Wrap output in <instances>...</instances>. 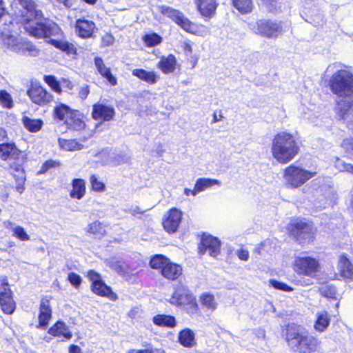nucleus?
Segmentation results:
<instances>
[{
  "mask_svg": "<svg viewBox=\"0 0 353 353\" xmlns=\"http://www.w3.org/2000/svg\"><path fill=\"white\" fill-rule=\"evenodd\" d=\"M19 3L26 12L21 14L19 23L29 36L36 39H46L54 34L52 25L41 21L43 14L37 8L33 0H19Z\"/></svg>",
  "mask_w": 353,
  "mask_h": 353,
  "instance_id": "nucleus-1",
  "label": "nucleus"
},
{
  "mask_svg": "<svg viewBox=\"0 0 353 353\" xmlns=\"http://www.w3.org/2000/svg\"><path fill=\"white\" fill-rule=\"evenodd\" d=\"M281 335L288 346L298 353H314L320 346L321 341L312 335L302 325L288 323L281 326Z\"/></svg>",
  "mask_w": 353,
  "mask_h": 353,
  "instance_id": "nucleus-2",
  "label": "nucleus"
},
{
  "mask_svg": "<svg viewBox=\"0 0 353 353\" xmlns=\"http://www.w3.org/2000/svg\"><path fill=\"white\" fill-rule=\"evenodd\" d=\"M272 157L280 164L292 161L300 152V143L297 138L287 131L277 132L271 143Z\"/></svg>",
  "mask_w": 353,
  "mask_h": 353,
  "instance_id": "nucleus-3",
  "label": "nucleus"
},
{
  "mask_svg": "<svg viewBox=\"0 0 353 353\" xmlns=\"http://www.w3.org/2000/svg\"><path fill=\"white\" fill-rule=\"evenodd\" d=\"M286 230L288 236L302 246L312 243L317 231L312 221L304 219L292 221L287 225Z\"/></svg>",
  "mask_w": 353,
  "mask_h": 353,
  "instance_id": "nucleus-4",
  "label": "nucleus"
},
{
  "mask_svg": "<svg viewBox=\"0 0 353 353\" xmlns=\"http://www.w3.org/2000/svg\"><path fill=\"white\" fill-rule=\"evenodd\" d=\"M149 267L157 270L159 274L169 282L177 281L183 274L182 266L171 261L163 254H154L150 257Z\"/></svg>",
  "mask_w": 353,
  "mask_h": 353,
  "instance_id": "nucleus-5",
  "label": "nucleus"
},
{
  "mask_svg": "<svg viewBox=\"0 0 353 353\" xmlns=\"http://www.w3.org/2000/svg\"><path fill=\"white\" fill-rule=\"evenodd\" d=\"M327 87L338 97L353 95V73L346 67L335 71L327 80Z\"/></svg>",
  "mask_w": 353,
  "mask_h": 353,
  "instance_id": "nucleus-6",
  "label": "nucleus"
},
{
  "mask_svg": "<svg viewBox=\"0 0 353 353\" xmlns=\"http://www.w3.org/2000/svg\"><path fill=\"white\" fill-rule=\"evenodd\" d=\"M170 303L176 307H183L190 316L201 314L196 296L185 285H179L174 289L170 296Z\"/></svg>",
  "mask_w": 353,
  "mask_h": 353,
  "instance_id": "nucleus-7",
  "label": "nucleus"
},
{
  "mask_svg": "<svg viewBox=\"0 0 353 353\" xmlns=\"http://www.w3.org/2000/svg\"><path fill=\"white\" fill-rule=\"evenodd\" d=\"M252 32L266 39H276L283 32L282 22L272 19H260L250 26Z\"/></svg>",
  "mask_w": 353,
  "mask_h": 353,
  "instance_id": "nucleus-8",
  "label": "nucleus"
},
{
  "mask_svg": "<svg viewBox=\"0 0 353 353\" xmlns=\"http://www.w3.org/2000/svg\"><path fill=\"white\" fill-rule=\"evenodd\" d=\"M316 174L294 164H290L283 170V176L288 187L294 189L305 184Z\"/></svg>",
  "mask_w": 353,
  "mask_h": 353,
  "instance_id": "nucleus-9",
  "label": "nucleus"
},
{
  "mask_svg": "<svg viewBox=\"0 0 353 353\" xmlns=\"http://www.w3.org/2000/svg\"><path fill=\"white\" fill-rule=\"evenodd\" d=\"M292 268L299 276L314 278L320 271L321 265L316 258L310 256H297L294 259Z\"/></svg>",
  "mask_w": 353,
  "mask_h": 353,
  "instance_id": "nucleus-10",
  "label": "nucleus"
},
{
  "mask_svg": "<svg viewBox=\"0 0 353 353\" xmlns=\"http://www.w3.org/2000/svg\"><path fill=\"white\" fill-rule=\"evenodd\" d=\"M86 276L90 281V290L93 294L98 296L108 298L112 301H116L118 299L117 293L105 283L99 273L94 270H90L87 272Z\"/></svg>",
  "mask_w": 353,
  "mask_h": 353,
  "instance_id": "nucleus-11",
  "label": "nucleus"
},
{
  "mask_svg": "<svg viewBox=\"0 0 353 353\" xmlns=\"http://www.w3.org/2000/svg\"><path fill=\"white\" fill-rule=\"evenodd\" d=\"M159 12L163 16L170 18L184 31L193 34L197 33L196 26L179 10L166 6H161L159 7Z\"/></svg>",
  "mask_w": 353,
  "mask_h": 353,
  "instance_id": "nucleus-12",
  "label": "nucleus"
},
{
  "mask_svg": "<svg viewBox=\"0 0 353 353\" xmlns=\"http://www.w3.org/2000/svg\"><path fill=\"white\" fill-rule=\"evenodd\" d=\"M221 243L219 238L203 232L200 235V241L197 245V253L203 256L207 252L212 257H216L221 254Z\"/></svg>",
  "mask_w": 353,
  "mask_h": 353,
  "instance_id": "nucleus-13",
  "label": "nucleus"
},
{
  "mask_svg": "<svg viewBox=\"0 0 353 353\" xmlns=\"http://www.w3.org/2000/svg\"><path fill=\"white\" fill-rule=\"evenodd\" d=\"M26 94L32 103L40 107L49 105L54 99L53 95L38 82H31Z\"/></svg>",
  "mask_w": 353,
  "mask_h": 353,
  "instance_id": "nucleus-14",
  "label": "nucleus"
},
{
  "mask_svg": "<svg viewBox=\"0 0 353 353\" xmlns=\"http://www.w3.org/2000/svg\"><path fill=\"white\" fill-rule=\"evenodd\" d=\"M0 285L2 290L0 291V308L5 314H12L16 310V302L13 298V293L10 288V285L6 276H3L0 280Z\"/></svg>",
  "mask_w": 353,
  "mask_h": 353,
  "instance_id": "nucleus-15",
  "label": "nucleus"
},
{
  "mask_svg": "<svg viewBox=\"0 0 353 353\" xmlns=\"http://www.w3.org/2000/svg\"><path fill=\"white\" fill-rule=\"evenodd\" d=\"M182 219L183 212L177 208H171L162 219V227L169 234H174L179 228Z\"/></svg>",
  "mask_w": 353,
  "mask_h": 353,
  "instance_id": "nucleus-16",
  "label": "nucleus"
},
{
  "mask_svg": "<svg viewBox=\"0 0 353 353\" xmlns=\"http://www.w3.org/2000/svg\"><path fill=\"white\" fill-rule=\"evenodd\" d=\"M51 296H42L39 305L38 324L37 327L46 328L52 318Z\"/></svg>",
  "mask_w": 353,
  "mask_h": 353,
  "instance_id": "nucleus-17",
  "label": "nucleus"
},
{
  "mask_svg": "<svg viewBox=\"0 0 353 353\" xmlns=\"http://www.w3.org/2000/svg\"><path fill=\"white\" fill-rule=\"evenodd\" d=\"M74 30L79 38L85 39L94 38L97 28L93 21L80 18L75 21Z\"/></svg>",
  "mask_w": 353,
  "mask_h": 353,
  "instance_id": "nucleus-18",
  "label": "nucleus"
},
{
  "mask_svg": "<svg viewBox=\"0 0 353 353\" xmlns=\"http://www.w3.org/2000/svg\"><path fill=\"white\" fill-rule=\"evenodd\" d=\"M115 114L114 108L111 105L101 103H96L92 105L91 116L95 121L101 122L110 121L114 119Z\"/></svg>",
  "mask_w": 353,
  "mask_h": 353,
  "instance_id": "nucleus-19",
  "label": "nucleus"
},
{
  "mask_svg": "<svg viewBox=\"0 0 353 353\" xmlns=\"http://www.w3.org/2000/svg\"><path fill=\"white\" fill-rule=\"evenodd\" d=\"M21 162L14 161L9 165V169L11 170V174L15 179L17 183L16 190L22 193L25 189L24 183L26 181V173L23 167V163L26 159H21Z\"/></svg>",
  "mask_w": 353,
  "mask_h": 353,
  "instance_id": "nucleus-20",
  "label": "nucleus"
},
{
  "mask_svg": "<svg viewBox=\"0 0 353 353\" xmlns=\"http://www.w3.org/2000/svg\"><path fill=\"white\" fill-rule=\"evenodd\" d=\"M0 159L3 161L13 159L19 161L21 159H26L13 142L0 143Z\"/></svg>",
  "mask_w": 353,
  "mask_h": 353,
  "instance_id": "nucleus-21",
  "label": "nucleus"
},
{
  "mask_svg": "<svg viewBox=\"0 0 353 353\" xmlns=\"http://www.w3.org/2000/svg\"><path fill=\"white\" fill-rule=\"evenodd\" d=\"M194 3L202 17L208 19L215 16L219 6L217 0H195Z\"/></svg>",
  "mask_w": 353,
  "mask_h": 353,
  "instance_id": "nucleus-22",
  "label": "nucleus"
},
{
  "mask_svg": "<svg viewBox=\"0 0 353 353\" xmlns=\"http://www.w3.org/2000/svg\"><path fill=\"white\" fill-rule=\"evenodd\" d=\"M338 274L345 281H353V263L347 255L341 254L338 261Z\"/></svg>",
  "mask_w": 353,
  "mask_h": 353,
  "instance_id": "nucleus-23",
  "label": "nucleus"
},
{
  "mask_svg": "<svg viewBox=\"0 0 353 353\" xmlns=\"http://www.w3.org/2000/svg\"><path fill=\"white\" fill-rule=\"evenodd\" d=\"M48 333L53 337L62 338V341H68L72 337V333L70 328L61 320L57 321L50 327Z\"/></svg>",
  "mask_w": 353,
  "mask_h": 353,
  "instance_id": "nucleus-24",
  "label": "nucleus"
},
{
  "mask_svg": "<svg viewBox=\"0 0 353 353\" xmlns=\"http://www.w3.org/2000/svg\"><path fill=\"white\" fill-rule=\"evenodd\" d=\"M177 341L181 346L185 348H192L197 345L196 334L189 327L183 328L179 332Z\"/></svg>",
  "mask_w": 353,
  "mask_h": 353,
  "instance_id": "nucleus-25",
  "label": "nucleus"
},
{
  "mask_svg": "<svg viewBox=\"0 0 353 353\" xmlns=\"http://www.w3.org/2000/svg\"><path fill=\"white\" fill-rule=\"evenodd\" d=\"M94 65L99 74L105 79L110 85L114 86L117 84V78L112 74L111 69L107 67L100 57H95L94 59Z\"/></svg>",
  "mask_w": 353,
  "mask_h": 353,
  "instance_id": "nucleus-26",
  "label": "nucleus"
},
{
  "mask_svg": "<svg viewBox=\"0 0 353 353\" xmlns=\"http://www.w3.org/2000/svg\"><path fill=\"white\" fill-rule=\"evenodd\" d=\"M157 66L163 74L172 73L176 69L177 61L173 54H169L166 57L162 56Z\"/></svg>",
  "mask_w": 353,
  "mask_h": 353,
  "instance_id": "nucleus-27",
  "label": "nucleus"
},
{
  "mask_svg": "<svg viewBox=\"0 0 353 353\" xmlns=\"http://www.w3.org/2000/svg\"><path fill=\"white\" fill-rule=\"evenodd\" d=\"M83 116L79 111L74 110L69 118L65 121V125L68 129L80 131L85 130L86 125L83 119Z\"/></svg>",
  "mask_w": 353,
  "mask_h": 353,
  "instance_id": "nucleus-28",
  "label": "nucleus"
},
{
  "mask_svg": "<svg viewBox=\"0 0 353 353\" xmlns=\"http://www.w3.org/2000/svg\"><path fill=\"white\" fill-rule=\"evenodd\" d=\"M72 189L69 195L72 199H81L86 193V183L84 179L74 178L71 182Z\"/></svg>",
  "mask_w": 353,
  "mask_h": 353,
  "instance_id": "nucleus-29",
  "label": "nucleus"
},
{
  "mask_svg": "<svg viewBox=\"0 0 353 353\" xmlns=\"http://www.w3.org/2000/svg\"><path fill=\"white\" fill-rule=\"evenodd\" d=\"M132 74L150 85L155 84L159 79L156 72L148 71L142 68L134 69L132 71Z\"/></svg>",
  "mask_w": 353,
  "mask_h": 353,
  "instance_id": "nucleus-30",
  "label": "nucleus"
},
{
  "mask_svg": "<svg viewBox=\"0 0 353 353\" xmlns=\"http://www.w3.org/2000/svg\"><path fill=\"white\" fill-rule=\"evenodd\" d=\"M48 43L68 55L77 54V48L73 43L68 41L50 39L48 41Z\"/></svg>",
  "mask_w": 353,
  "mask_h": 353,
  "instance_id": "nucleus-31",
  "label": "nucleus"
},
{
  "mask_svg": "<svg viewBox=\"0 0 353 353\" xmlns=\"http://www.w3.org/2000/svg\"><path fill=\"white\" fill-rule=\"evenodd\" d=\"M316 318L314 323V328L318 332H323L329 327L331 317L327 311H323L316 314Z\"/></svg>",
  "mask_w": 353,
  "mask_h": 353,
  "instance_id": "nucleus-32",
  "label": "nucleus"
},
{
  "mask_svg": "<svg viewBox=\"0 0 353 353\" xmlns=\"http://www.w3.org/2000/svg\"><path fill=\"white\" fill-rule=\"evenodd\" d=\"M74 110L71 109L68 105L64 103H59L53 109V118L57 121H63L64 123H65V121L69 118Z\"/></svg>",
  "mask_w": 353,
  "mask_h": 353,
  "instance_id": "nucleus-33",
  "label": "nucleus"
},
{
  "mask_svg": "<svg viewBox=\"0 0 353 353\" xmlns=\"http://www.w3.org/2000/svg\"><path fill=\"white\" fill-rule=\"evenodd\" d=\"M21 123L23 127L31 133L39 132L43 125V121L41 119H32L28 116H23Z\"/></svg>",
  "mask_w": 353,
  "mask_h": 353,
  "instance_id": "nucleus-34",
  "label": "nucleus"
},
{
  "mask_svg": "<svg viewBox=\"0 0 353 353\" xmlns=\"http://www.w3.org/2000/svg\"><path fill=\"white\" fill-rule=\"evenodd\" d=\"M152 322L159 327L173 328L176 325L175 317L170 314H157L153 316Z\"/></svg>",
  "mask_w": 353,
  "mask_h": 353,
  "instance_id": "nucleus-35",
  "label": "nucleus"
},
{
  "mask_svg": "<svg viewBox=\"0 0 353 353\" xmlns=\"http://www.w3.org/2000/svg\"><path fill=\"white\" fill-rule=\"evenodd\" d=\"M199 301L205 311L214 312L217 308V303L213 294L203 292L199 296Z\"/></svg>",
  "mask_w": 353,
  "mask_h": 353,
  "instance_id": "nucleus-36",
  "label": "nucleus"
},
{
  "mask_svg": "<svg viewBox=\"0 0 353 353\" xmlns=\"http://www.w3.org/2000/svg\"><path fill=\"white\" fill-rule=\"evenodd\" d=\"M86 232L99 239L106 235L105 226L99 221H94L89 223Z\"/></svg>",
  "mask_w": 353,
  "mask_h": 353,
  "instance_id": "nucleus-37",
  "label": "nucleus"
},
{
  "mask_svg": "<svg viewBox=\"0 0 353 353\" xmlns=\"http://www.w3.org/2000/svg\"><path fill=\"white\" fill-rule=\"evenodd\" d=\"M220 184L221 182L217 179L210 178H199L196 181L194 187L198 194L199 192L205 191L208 188L216 185H219Z\"/></svg>",
  "mask_w": 353,
  "mask_h": 353,
  "instance_id": "nucleus-38",
  "label": "nucleus"
},
{
  "mask_svg": "<svg viewBox=\"0 0 353 353\" xmlns=\"http://www.w3.org/2000/svg\"><path fill=\"white\" fill-rule=\"evenodd\" d=\"M231 3L243 14L251 12L254 7L252 0H231Z\"/></svg>",
  "mask_w": 353,
  "mask_h": 353,
  "instance_id": "nucleus-39",
  "label": "nucleus"
},
{
  "mask_svg": "<svg viewBox=\"0 0 353 353\" xmlns=\"http://www.w3.org/2000/svg\"><path fill=\"white\" fill-rule=\"evenodd\" d=\"M59 145L66 151L80 150L83 148V145L77 139H61L59 140Z\"/></svg>",
  "mask_w": 353,
  "mask_h": 353,
  "instance_id": "nucleus-40",
  "label": "nucleus"
},
{
  "mask_svg": "<svg viewBox=\"0 0 353 353\" xmlns=\"http://www.w3.org/2000/svg\"><path fill=\"white\" fill-rule=\"evenodd\" d=\"M43 81L52 91L59 94L62 93L63 90L61 88L60 83L55 76L52 74L45 75L43 77Z\"/></svg>",
  "mask_w": 353,
  "mask_h": 353,
  "instance_id": "nucleus-41",
  "label": "nucleus"
},
{
  "mask_svg": "<svg viewBox=\"0 0 353 353\" xmlns=\"http://www.w3.org/2000/svg\"><path fill=\"white\" fill-rule=\"evenodd\" d=\"M162 37L157 33L145 34L143 37L144 44L148 47H154L162 42Z\"/></svg>",
  "mask_w": 353,
  "mask_h": 353,
  "instance_id": "nucleus-42",
  "label": "nucleus"
},
{
  "mask_svg": "<svg viewBox=\"0 0 353 353\" xmlns=\"http://www.w3.org/2000/svg\"><path fill=\"white\" fill-rule=\"evenodd\" d=\"M0 105L7 109H11L14 106L12 96L5 90H0Z\"/></svg>",
  "mask_w": 353,
  "mask_h": 353,
  "instance_id": "nucleus-43",
  "label": "nucleus"
},
{
  "mask_svg": "<svg viewBox=\"0 0 353 353\" xmlns=\"http://www.w3.org/2000/svg\"><path fill=\"white\" fill-rule=\"evenodd\" d=\"M90 189L97 192H103L105 190V185L103 182L99 181L94 174H92L89 177Z\"/></svg>",
  "mask_w": 353,
  "mask_h": 353,
  "instance_id": "nucleus-44",
  "label": "nucleus"
},
{
  "mask_svg": "<svg viewBox=\"0 0 353 353\" xmlns=\"http://www.w3.org/2000/svg\"><path fill=\"white\" fill-rule=\"evenodd\" d=\"M61 165V162L58 160L48 159L42 163L38 173L40 174H46L50 170L60 167Z\"/></svg>",
  "mask_w": 353,
  "mask_h": 353,
  "instance_id": "nucleus-45",
  "label": "nucleus"
},
{
  "mask_svg": "<svg viewBox=\"0 0 353 353\" xmlns=\"http://www.w3.org/2000/svg\"><path fill=\"white\" fill-rule=\"evenodd\" d=\"M67 280L75 289H79L82 283L80 275L74 272L68 273Z\"/></svg>",
  "mask_w": 353,
  "mask_h": 353,
  "instance_id": "nucleus-46",
  "label": "nucleus"
},
{
  "mask_svg": "<svg viewBox=\"0 0 353 353\" xmlns=\"http://www.w3.org/2000/svg\"><path fill=\"white\" fill-rule=\"evenodd\" d=\"M270 283L274 288L283 292H290L294 290L292 287L288 285L285 283L279 281L275 279L270 280Z\"/></svg>",
  "mask_w": 353,
  "mask_h": 353,
  "instance_id": "nucleus-47",
  "label": "nucleus"
},
{
  "mask_svg": "<svg viewBox=\"0 0 353 353\" xmlns=\"http://www.w3.org/2000/svg\"><path fill=\"white\" fill-rule=\"evenodd\" d=\"M13 236L22 241H26L30 239V236L26 233L24 228L21 226H17L13 228Z\"/></svg>",
  "mask_w": 353,
  "mask_h": 353,
  "instance_id": "nucleus-48",
  "label": "nucleus"
},
{
  "mask_svg": "<svg viewBox=\"0 0 353 353\" xmlns=\"http://www.w3.org/2000/svg\"><path fill=\"white\" fill-rule=\"evenodd\" d=\"M114 38L110 33H105L101 37V43L103 46H109L113 44Z\"/></svg>",
  "mask_w": 353,
  "mask_h": 353,
  "instance_id": "nucleus-49",
  "label": "nucleus"
},
{
  "mask_svg": "<svg viewBox=\"0 0 353 353\" xmlns=\"http://www.w3.org/2000/svg\"><path fill=\"white\" fill-rule=\"evenodd\" d=\"M236 255L238 258L241 260L246 261L249 259V252L248 250L245 249H239L236 251Z\"/></svg>",
  "mask_w": 353,
  "mask_h": 353,
  "instance_id": "nucleus-50",
  "label": "nucleus"
},
{
  "mask_svg": "<svg viewBox=\"0 0 353 353\" xmlns=\"http://www.w3.org/2000/svg\"><path fill=\"white\" fill-rule=\"evenodd\" d=\"M90 93V86L88 85H85L81 87L79 91V96L82 100H85Z\"/></svg>",
  "mask_w": 353,
  "mask_h": 353,
  "instance_id": "nucleus-51",
  "label": "nucleus"
},
{
  "mask_svg": "<svg viewBox=\"0 0 353 353\" xmlns=\"http://www.w3.org/2000/svg\"><path fill=\"white\" fill-rule=\"evenodd\" d=\"M343 144L345 147L346 151L352 154H353V138L350 139H347L343 142Z\"/></svg>",
  "mask_w": 353,
  "mask_h": 353,
  "instance_id": "nucleus-52",
  "label": "nucleus"
},
{
  "mask_svg": "<svg viewBox=\"0 0 353 353\" xmlns=\"http://www.w3.org/2000/svg\"><path fill=\"white\" fill-rule=\"evenodd\" d=\"M182 49L185 54L192 52V44L189 41H185L182 45Z\"/></svg>",
  "mask_w": 353,
  "mask_h": 353,
  "instance_id": "nucleus-53",
  "label": "nucleus"
},
{
  "mask_svg": "<svg viewBox=\"0 0 353 353\" xmlns=\"http://www.w3.org/2000/svg\"><path fill=\"white\" fill-rule=\"evenodd\" d=\"M68 353H83L81 347L75 344H71L68 347Z\"/></svg>",
  "mask_w": 353,
  "mask_h": 353,
  "instance_id": "nucleus-54",
  "label": "nucleus"
},
{
  "mask_svg": "<svg viewBox=\"0 0 353 353\" xmlns=\"http://www.w3.org/2000/svg\"><path fill=\"white\" fill-rule=\"evenodd\" d=\"M187 61L190 65V68L193 69L197 64L198 57L196 55H191Z\"/></svg>",
  "mask_w": 353,
  "mask_h": 353,
  "instance_id": "nucleus-55",
  "label": "nucleus"
},
{
  "mask_svg": "<svg viewBox=\"0 0 353 353\" xmlns=\"http://www.w3.org/2000/svg\"><path fill=\"white\" fill-rule=\"evenodd\" d=\"M276 0H264V3L265 4L266 7L268 8L270 11H272V7H276Z\"/></svg>",
  "mask_w": 353,
  "mask_h": 353,
  "instance_id": "nucleus-56",
  "label": "nucleus"
},
{
  "mask_svg": "<svg viewBox=\"0 0 353 353\" xmlns=\"http://www.w3.org/2000/svg\"><path fill=\"white\" fill-rule=\"evenodd\" d=\"M183 192L185 196H190V195L196 196L197 194L195 187H194V188L192 190L185 188L183 190Z\"/></svg>",
  "mask_w": 353,
  "mask_h": 353,
  "instance_id": "nucleus-57",
  "label": "nucleus"
},
{
  "mask_svg": "<svg viewBox=\"0 0 353 353\" xmlns=\"http://www.w3.org/2000/svg\"><path fill=\"white\" fill-rule=\"evenodd\" d=\"M212 116H213L212 121V123L218 122V121H221L223 118L221 110L219 111V115H217L216 112H215L213 113Z\"/></svg>",
  "mask_w": 353,
  "mask_h": 353,
  "instance_id": "nucleus-58",
  "label": "nucleus"
},
{
  "mask_svg": "<svg viewBox=\"0 0 353 353\" xmlns=\"http://www.w3.org/2000/svg\"><path fill=\"white\" fill-rule=\"evenodd\" d=\"M343 168L344 171L353 174V165L351 163H344L343 164Z\"/></svg>",
  "mask_w": 353,
  "mask_h": 353,
  "instance_id": "nucleus-59",
  "label": "nucleus"
},
{
  "mask_svg": "<svg viewBox=\"0 0 353 353\" xmlns=\"http://www.w3.org/2000/svg\"><path fill=\"white\" fill-rule=\"evenodd\" d=\"M61 81L63 83H65V86L68 89L72 90L73 88L74 85L70 80L65 79H62Z\"/></svg>",
  "mask_w": 353,
  "mask_h": 353,
  "instance_id": "nucleus-60",
  "label": "nucleus"
},
{
  "mask_svg": "<svg viewBox=\"0 0 353 353\" xmlns=\"http://www.w3.org/2000/svg\"><path fill=\"white\" fill-rule=\"evenodd\" d=\"M136 353H154V350L152 348H145L138 350Z\"/></svg>",
  "mask_w": 353,
  "mask_h": 353,
  "instance_id": "nucleus-61",
  "label": "nucleus"
},
{
  "mask_svg": "<svg viewBox=\"0 0 353 353\" xmlns=\"http://www.w3.org/2000/svg\"><path fill=\"white\" fill-rule=\"evenodd\" d=\"M6 137H7L6 131L3 128H0V141L3 140Z\"/></svg>",
  "mask_w": 353,
  "mask_h": 353,
  "instance_id": "nucleus-62",
  "label": "nucleus"
},
{
  "mask_svg": "<svg viewBox=\"0 0 353 353\" xmlns=\"http://www.w3.org/2000/svg\"><path fill=\"white\" fill-rule=\"evenodd\" d=\"M85 3H88L89 5H94L98 0H82Z\"/></svg>",
  "mask_w": 353,
  "mask_h": 353,
  "instance_id": "nucleus-63",
  "label": "nucleus"
},
{
  "mask_svg": "<svg viewBox=\"0 0 353 353\" xmlns=\"http://www.w3.org/2000/svg\"><path fill=\"white\" fill-rule=\"evenodd\" d=\"M91 137V134H88L87 136H83L81 139V141H87L90 137Z\"/></svg>",
  "mask_w": 353,
  "mask_h": 353,
  "instance_id": "nucleus-64",
  "label": "nucleus"
}]
</instances>
